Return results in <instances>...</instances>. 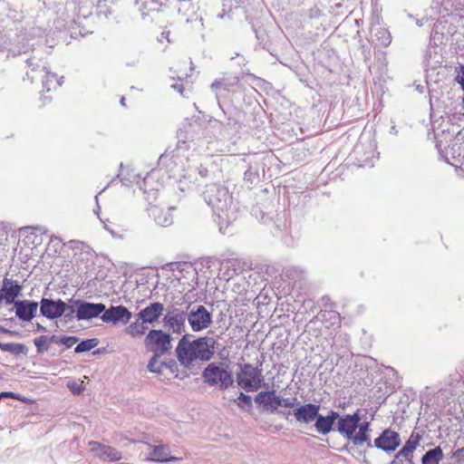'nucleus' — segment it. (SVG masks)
<instances>
[{"label": "nucleus", "mask_w": 464, "mask_h": 464, "mask_svg": "<svg viewBox=\"0 0 464 464\" xmlns=\"http://www.w3.org/2000/svg\"><path fill=\"white\" fill-rule=\"evenodd\" d=\"M206 203L218 218L219 230L223 234L229 232V226L237 219V208L233 204L228 190L220 185H208L203 192Z\"/></svg>", "instance_id": "1"}, {"label": "nucleus", "mask_w": 464, "mask_h": 464, "mask_svg": "<svg viewBox=\"0 0 464 464\" xmlns=\"http://www.w3.org/2000/svg\"><path fill=\"white\" fill-rule=\"evenodd\" d=\"M179 141L175 150L167 151L160 158V164L165 166L171 176L179 179L180 183L188 180L190 183H195L198 180V176L203 177L207 170H198L197 168L186 164L188 161V157L184 155V152L188 149L187 141L182 140L184 138L182 130L178 134Z\"/></svg>", "instance_id": "2"}, {"label": "nucleus", "mask_w": 464, "mask_h": 464, "mask_svg": "<svg viewBox=\"0 0 464 464\" xmlns=\"http://www.w3.org/2000/svg\"><path fill=\"white\" fill-rule=\"evenodd\" d=\"M216 341L209 336L190 341L184 334L176 347V356L181 366L190 369L197 361L208 362L215 353Z\"/></svg>", "instance_id": "3"}, {"label": "nucleus", "mask_w": 464, "mask_h": 464, "mask_svg": "<svg viewBox=\"0 0 464 464\" xmlns=\"http://www.w3.org/2000/svg\"><path fill=\"white\" fill-rule=\"evenodd\" d=\"M27 64L29 67V71L26 72L27 78L32 82L41 80L43 87L46 92H50L52 89L62 84L60 81H57L56 75L50 72L45 61L33 57L28 59Z\"/></svg>", "instance_id": "4"}, {"label": "nucleus", "mask_w": 464, "mask_h": 464, "mask_svg": "<svg viewBox=\"0 0 464 464\" xmlns=\"http://www.w3.org/2000/svg\"><path fill=\"white\" fill-rule=\"evenodd\" d=\"M341 326L340 314L333 310L321 311L314 320L307 324L309 330L319 329L321 334H332Z\"/></svg>", "instance_id": "5"}, {"label": "nucleus", "mask_w": 464, "mask_h": 464, "mask_svg": "<svg viewBox=\"0 0 464 464\" xmlns=\"http://www.w3.org/2000/svg\"><path fill=\"white\" fill-rule=\"evenodd\" d=\"M202 376L208 384L218 385L221 389H227L234 382L231 372L215 362L209 363L205 368Z\"/></svg>", "instance_id": "6"}, {"label": "nucleus", "mask_w": 464, "mask_h": 464, "mask_svg": "<svg viewBox=\"0 0 464 464\" xmlns=\"http://www.w3.org/2000/svg\"><path fill=\"white\" fill-rule=\"evenodd\" d=\"M262 371L251 364L241 366L237 373V384L246 392L257 391L263 382Z\"/></svg>", "instance_id": "7"}, {"label": "nucleus", "mask_w": 464, "mask_h": 464, "mask_svg": "<svg viewBox=\"0 0 464 464\" xmlns=\"http://www.w3.org/2000/svg\"><path fill=\"white\" fill-rule=\"evenodd\" d=\"M144 343L147 349L156 354H164L172 347L170 334L162 330H150Z\"/></svg>", "instance_id": "8"}, {"label": "nucleus", "mask_w": 464, "mask_h": 464, "mask_svg": "<svg viewBox=\"0 0 464 464\" xmlns=\"http://www.w3.org/2000/svg\"><path fill=\"white\" fill-rule=\"evenodd\" d=\"M354 153L360 157L361 166H372V160L376 157V143L372 135L363 132L355 146Z\"/></svg>", "instance_id": "9"}, {"label": "nucleus", "mask_w": 464, "mask_h": 464, "mask_svg": "<svg viewBox=\"0 0 464 464\" xmlns=\"http://www.w3.org/2000/svg\"><path fill=\"white\" fill-rule=\"evenodd\" d=\"M187 320L193 332H201L212 323V314L202 305H195L188 312Z\"/></svg>", "instance_id": "10"}, {"label": "nucleus", "mask_w": 464, "mask_h": 464, "mask_svg": "<svg viewBox=\"0 0 464 464\" xmlns=\"http://www.w3.org/2000/svg\"><path fill=\"white\" fill-rule=\"evenodd\" d=\"M76 305L75 312L78 321L92 320L94 318H101V315L105 312V304L102 303H90L86 301H74Z\"/></svg>", "instance_id": "11"}, {"label": "nucleus", "mask_w": 464, "mask_h": 464, "mask_svg": "<svg viewBox=\"0 0 464 464\" xmlns=\"http://www.w3.org/2000/svg\"><path fill=\"white\" fill-rule=\"evenodd\" d=\"M437 148L449 164L464 171V147L461 142L453 140L442 151L440 150V144H437Z\"/></svg>", "instance_id": "12"}, {"label": "nucleus", "mask_w": 464, "mask_h": 464, "mask_svg": "<svg viewBox=\"0 0 464 464\" xmlns=\"http://www.w3.org/2000/svg\"><path fill=\"white\" fill-rule=\"evenodd\" d=\"M39 308L43 316L53 320L61 317L68 308V305L61 299L42 298Z\"/></svg>", "instance_id": "13"}, {"label": "nucleus", "mask_w": 464, "mask_h": 464, "mask_svg": "<svg viewBox=\"0 0 464 464\" xmlns=\"http://www.w3.org/2000/svg\"><path fill=\"white\" fill-rule=\"evenodd\" d=\"M23 286L13 278L5 277L0 287V295L3 303L6 305L14 304L17 302L15 299L21 295Z\"/></svg>", "instance_id": "14"}, {"label": "nucleus", "mask_w": 464, "mask_h": 464, "mask_svg": "<svg viewBox=\"0 0 464 464\" xmlns=\"http://www.w3.org/2000/svg\"><path fill=\"white\" fill-rule=\"evenodd\" d=\"M187 320L186 313L178 308L168 311L164 315L162 323L166 328L173 334H182L185 332V322Z\"/></svg>", "instance_id": "15"}, {"label": "nucleus", "mask_w": 464, "mask_h": 464, "mask_svg": "<svg viewBox=\"0 0 464 464\" xmlns=\"http://www.w3.org/2000/svg\"><path fill=\"white\" fill-rule=\"evenodd\" d=\"M256 402L271 411H277L280 407H290V400L281 399L275 392L258 393L256 397Z\"/></svg>", "instance_id": "16"}, {"label": "nucleus", "mask_w": 464, "mask_h": 464, "mask_svg": "<svg viewBox=\"0 0 464 464\" xmlns=\"http://www.w3.org/2000/svg\"><path fill=\"white\" fill-rule=\"evenodd\" d=\"M89 448L94 457L99 458L103 461H117L122 458L121 451L98 441H90Z\"/></svg>", "instance_id": "17"}, {"label": "nucleus", "mask_w": 464, "mask_h": 464, "mask_svg": "<svg viewBox=\"0 0 464 464\" xmlns=\"http://www.w3.org/2000/svg\"><path fill=\"white\" fill-rule=\"evenodd\" d=\"M131 316V313L125 306L111 305L108 309L105 307V312L101 315V319L103 323L117 324L118 323L127 324Z\"/></svg>", "instance_id": "18"}, {"label": "nucleus", "mask_w": 464, "mask_h": 464, "mask_svg": "<svg viewBox=\"0 0 464 464\" xmlns=\"http://www.w3.org/2000/svg\"><path fill=\"white\" fill-rule=\"evenodd\" d=\"M401 444L399 433L387 429L374 440V446L383 451L391 452L395 450Z\"/></svg>", "instance_id": "19"}, {"label": "nucleus", "mask_w": 464, "mask_h": 464, "mask_svg": "<svg viewBox=\"0 0 464 464\" xmlns=\"http://www.w3.org/2000/svg\"><path fill=\"white\" fill-rule=\"evenodd\" d=\"M16 317L23 322H30L36 315L39 304L31 300H18L14 304Z\"/></svg>", "instance_id": "20"}, {"label": "nucleus", "mask_w": 464, "mask_h": 464, "mask_svg": "<svg viewBox=\"0 0 464 464\" xmlns=\"http://www.w3.org/2000/svg\"><path fill=\"white\" fill-rule=\"evenodd\" d=\"M360 420L361 418L357 412L353 415L346 414L342 417H338L336 429L342 435L350 440L358 428V422Z\"/></svg>", "instance_id": "21"}, {"label": "nucleus", "mask_w": 464, "mask_h": 464, "mask_svg": "<svg viewBox=\"0 0 464 464\" xmlns=\"http://www.w3.org/2000/svg\"><path fill=\"white\" fill-rule=\"evenodd\" d=\"M163 312H164L163 304L160 303L155 302V303L150 304V305L141 309L138 314V317L140 321H142V323L152 324L160 319V317L161 316Z\"/></svg>", "instance_id": "22"}, {"label": "nucleus", "mask_w": 464, "mask_h": 464, "mask_svg": "<svg viewBox=\"0 0 464 464\" xmlns=\"http://www.w3.org/2000/svg\"><path fill=\"white\" fill-rule=\"evenodd\" d=\"M150 452L149 456L145 458L149 461L166 462V461H177L179 459L177 457L170 456V450L169 446L160 444L158 446H150Z\"/></svg>", "instance_id": "23"}, {"label": "nucleus", "mask_w": 464, "mask_h": 464, "mask_svg": "<svg viewBox=\"0 0 464 464\" xmlns=\"http://www.w3.org/2000/svg\"><path fill=\"white\" fill-rule=\"evenodd\" d=\"M6 37L5 41V47L8 48L13 53H23L26 50L25 44V36L24 34H17L15 33H9L8 34H5L0 37V40H3Z\"/></svg>", "instance_id": "24"}, {"label": "nucleus", "mask_w": 464, "mask_h": 464, "mask_svg": "<svg viewBox=\"0 0 464 464\" xmlns=\"http://www.w3.org/2000/svg\"><path fill=\"white\" fill-rule=\"evenodd\" d=\"M319 411V406L312 403H308L297 408L295 411V417L297 421L302 423H310L315 420Z\"/></svg>", "instance_id": "25"}, {"label": "nucleus", "mask_w": 464, "mask_h": 464, "mask_svg": "<svg viewBox=\"0 0 464 464\" xmlns=\"http://www.w3.org/2000/svg\"><path fill=\"white\" fill-rule=\"evenodd\" d=\"M150 216H151L155 222L161 227H169L173 222L172 209L161 208L158 206H151L149 208Z\"/></svg>", "instance_id": "26"}, {"label": "nucleus", "mask_w": 464, "mask_h": 464, "mask_svg": "<svg viewBox=\"0 0 464 464\" xmlns=\"http://www.w3.org/2000/svg\"><path fill=\"white\" fill-rule=\"evenodd\" d=\"M338 417L339 414L335 411H330L325 417L318 413L314 423L316 430L324 435L328 434L332 430L333 425Z\"/></svg>", "instance_id": "27"}, {"label": "nucleus", "mask_w": 464, "mask_h": 464, "mask_svg": "<svg viewBox=\"0 0 464 464\" xmlns=\"http://www.w3.org/2000/svg\"><path fill=\"white\" fill-rule=\"evenodd\" d=\"M420 437L419 434L412 433L404 446L396 454L397 459L404 458L410 459L412 456L413 451L417 449L420 444Z\"/></svg>", "instance_id": "28"}, {"label": "nucleus", "mask_w": 464, "mask_h": 464, "mask_svg": "<svg viewBox=\"0 0 464 464\" xmlns=\"http://www.w3.org/2000/svg\"><path fill=\"white\" fill-rule=\"evenodd\" d=\"M372 36L377 41L381 46H388L392 42L390 32L380 24L372 25L371 29Z\"/></svg>", "instance_id": "29"}, {"label": "nucleus", "mask_w": 464, "mask_h": 464, "mask_svg": "<svg viewBox=\"0 0 464 464\" xmlns=\"http://www.w3.org/2000/svg\"><path fill=\"white\" fill-rule=\"evenodd\" d=\"M443 457L440 447L428 450L422 457V464H439Z\"/></svg>", "instance_id": "30"}, {"label": "nucleus", "mask_w": 464, "mask_h": 464, "mask_svg": "<svg viewBox=\"0 0 464 464\" xmlns=\"http://www.w3.org/2000/svg\"><path fill=\"white\" fill-rule=\"evenodd\" d=\"M0 349L4 352H8L13 354H27L28 353V347L23 343H0Z\"/></svg>", "instance_id": "31"}, {"label": "nucleus", "mask_w": 464, "mask_h": 464, "mask_svg": "<svg viewBox=\"0 0 464 464\" xmlns=\"http://www.w3.org/2000/svg\"><path fill=\"white\" fill-rule=\"evenodd\" d=\"M162 354H156L151 357L148 363V370L154 373H161L165 368L168 367V363L160 360Z\"/></svg>", "instance_id": "32"}, {"label": "nucleus", "mask_w": 464, "mask_h": 464, "mask_svg": "<svg viewBox=\"0 0 464 464\" xmlns=\"http://www.w3.org/2000/svg\"><path fill=\"white\" fill-rule=\"evenodd\" d=\"M145 323L136 321L131 323L127 328L126 333L131 337H140L143 335L147 330V327L144 325Z\"/></svg>", "instance_id": "33"}, {"label": "nucleus", "mask_w": 464, "mask_h": 464, "mask_svg": "<svg viewBox=\"0 0 464 464\" xmlns=\"http://www.w3.org/2000/svg\"><path fill=\"white\" fill-rule=\"evenodd\" d=\"M312 305L313 303L311 300L297 297V299L295 300V304H292V312L297 310L296 314H303L306 312L307 308L312 307Z\"/></svg>", "instance_id": "34"}, {"label": "nucleus", "mask_w": 464, "mask_h": 464, "mask_svg": "<svg viewBox=\"0 0 464 464\" xmlns=\"http://www.w3.org/2000/svg\"><path fill=\"white\" fill-rule=\"evenodd\" d=\"M34 344L36 347V352L39 354L46 353L50 345L48 343L47 335H40L34 339Z\"/></svg>", "instance_id": "35"}, {"label": "nucleus", "mask_w": 464, "mask_h": 464, "mask_svg": "<svg viewBox=\"0 0 464 464\" xmlns=\"http://www.w3.org/2000/svg\"><path fill=\"white\" fill-rule=\"evenodd\" d=\"M234 84L235 82H227L225 80H217L211 84V90L218 96L222 91H227L228 88Z\"/></svg>", "instance_id": "36"}, {"label": "nucleus", "mask_w": 464, "mask_h": 464, "mask_svg": "<svg viewBox=\"0 0 464 464\" xmlns=\"http://www.w3.org/2000/svg\"><path fill=\"white\" fill-rule=\"evenodd\" d=\"M97 345V341L95 339H88L82 341L74 349L76 353H81L83 352L91 351Z\"/></svg>", "instance_id": "37"}, {"label": "nucleus", "mask_w": 464, "mask_h": 464, "mask_svg": "<svg viewBox=\"0 0 464 464\" xmlns=\"http://www.w3.org/2000/svg\"><path fill=\"white\" fill-rule=\"evenodd\" d=\"M350 440H352L355 445H362L365 441L368 440L367 432H354Z\"/></svg>", "instance_id": "38"}, {"label": "nucleus", "mask_w": 464, "mask_h": 464, "mask_svg": "<svg viewBox=\"0 0 464 464\" xmlns=\"http://www.w3.org/2000/svg\"><path fill=\"white\" fill-rule=\"evenodd\" d=\"M78 342V338L75 336H61L60 343H63L66 348H71Z\"/></svg>", "instance_id": "39"}, {"label": "nucleus", "mask_w": 464, "mask_h": 464, "mask_svg": "<svg viewBox=\"0 0 464 464\" xmlns=\"http://www.w3.org/2000/svg\"><path fill=\"white\" fill-rule=\"evenodd\" d=\"M83 382H81V384H78L74 382H69L68 387L74 394H80L83 391Z\"/></svg>", "instance_id": "40"}, {"label": "nucleus", "mask_w": 464, "mask_h": 464, "mask_svg": "<svg viewBox=\"0 0 464 464\" xmlns=\"http://www.w3.org/2000/svg\"><path fill=\"white\" fill-rule=\"evenodd\" d=\"M237 403L239 406L242 403H246V404L249 405L251 403V399L249 396L244 394L243 392H240L239 396L237 397Z\"/></svg>", "instance_id": "41"}, {"label": "nucleus", "mask_w": 464, "mask_h": 464, "mask_svg": "<svg viewBox=\"0 0 464 464\" xmlns=\"http://www.w3.org/2000/svg\"><path fill=\"white\" fill-rule=\"evenodd\" d=\"M456 80L461 85V88L464 91V66H461V70L458 73Z\"/></svg>", "instance_id": "42"}, {"label": "nucleus", "mask_w": 464, "mask_h": 464, "mask_svg": "<svg viewBox=\"0 0 464 464\" xmlns=\"http://www.w3.org/2000/svg\"><path fill=\"white\" fill-rule=\"evenodd\" d=\"M70 243L73 249H82L84 247L83 243L80 241H71Z\"/></svg>", "instance_id": "43"}, {"label": "nucleus", "mask_w": 464, "mask_h": 464, "mask_svg": "<svg viewBox=\"0 0 464 464\" xmlns=\"http://www.w3.org/2000/svg\"><path fill=\"white\" fill-rule=\"evenodd\" d=\"M60 338L56 335L47 336L48 343L51 345V343H60Z\"/></svg>", "instance_id": "44"}, {"label": "nucleus", "mask_w": 464, "mask_h": 464, "mask_svg": "<svg viewBox=\"0 0 464 464\" xmlns=\"http://www.w3.org/2000/svg\"><path fill=\"white\" fill-rule=\"evenodd\" d=\"M2 398H16V395L14 392H0V399Z\"/></svg>", "instance_id": "45"}, {"label": "nucleus", "mask_w": 464, "mask_h": 464, "mask_svg": "<svg viewBox=\"0 0 464 464\" xmlns=\"http://www.w3.org/2000/svg\"><path fill=\"white\" fill-rule=\"evenodd\" d=\"M358 429L360 432L363 431V432H367L368 431V429H369V423L367 422H364V423H362V424H359L358 423Z\"/></svg>", "instance_id": "46"}, {"label": "nucleus", "mask_w": 464, "mask_h": 464, "mask_svg": "<svg viewBox=\"0 0 464 464\" xmlns=\"http://www.w3.org/2000/svg\"><path fill=\"white\" fill-rule=\"evenodd\" d=\"M153 178H154V172H152V173L149 174L147 177H145L144 179H143L144 185L146 186L147 183H149V181L150 179H153Z\"/></svg>", "instance_id": "47"}, {"label": "nucleus", "mask_w": 464, "mask_h": 464, "mask_svg": "<svg viewBox=\"0 0 464 464\" xmlns=\"http://www.w3.org/2000/svg\"><path fill=\"white\" fill-rule=\"evenodd\" d=\"M172 87L177 90L181 95L183 94V88L180 84H173Z\"/></svg>", "instance_id": "48"}, {"label": "nucleus", "mask_w": 464, "mask_h": 464, "mask_svg": "<svg viewBox=\"0 0 464 464\" xmlns=\"http://www.w3.org/2000/svg\"><path fill=\"white\" fill-rule=\"evenodd\" d=\"M169 32H163L160 35V41L161 42L163 39H166L169 42Z\"/></svg>", "instance_id": "49"}, {"label": "nucleus", "mask_w": 464, "mask_h": 464, "mask_svg": "<svg viewBox=\"0 0 464 464\" xmlns=\"http://www.w3.org/2000/svg\"><path fill=\"white\" fill-rule=\"evenodd\" d=\"M36 330L38 332H46V327H44V325L40 324H36Z\"/></svg>", "instance_id": "50"}, {"label": "nucleus", "mask_w": 464, "mask_h": 464, "mask_svg": "<svg viewBox=\"0 0 464 464\" xmlns=\"http://www.w3.org/2000/svg\"><path fill=\"white\" fill-rule=\"evenodd\" d=\"M294 273H295V275L303 274V270L298 269V268H294V269H292V275H293Z\"/></svg>", "instance_id": "51"}, {"label": "nucleus", "mask_w": 464, "mask_h": 464, "mask_svg": "<svg viewBox=\"0 0 464 464\" xmlns=\"http://www.w3.org/2000/svg\"><path fill=\"white\" fill-rule=\"evenodd\" d=\"M121 182L124 184V185H129V183L130 182L128 179L126 178H121Z\"/></svg>", "instance_id": "52"}, {"label": "nucleus", "mask_w": 464, "mask_h": 464, "mask_svg": "<svg viewBox=\"0 0 464 464\" xmlns=\"http://www.w3.org/2000/svg\"><path fill=\"white\" fill-rule=\"evenodd\" d=\"M104 228L109 232L111 233V235H113V231L107 226V225H104Z\"/></svg>", "instance_id": "53"}, {"label": "nucleus", "mask_w": 464, "mask_h": 464, "mask_svg": "<svg viewBox=\"0 0 464 464\" xmlns=\"http://www.w3.org/2000/svg\"><path fill=\"white\" fill-rule=\"evenodd\" d=\"M1 331L4 333H7V334H14V332L7 330V329H4V328H2Z\"/></svg>", "instance_id": "54"}, {"label": "nucleus", "mask_w": 464, "mask_h": 464, "mask_svg": "<svg viewBox=\"0 0 464 464\" xmlns=\"http://www.w3.org/2000/svg\"><path fill=\"white\" fill-rule=\"evenodd\" d=\"M138 61H139V60L137 59V60H135V61H133V62H131V63H129V62H128V63H127V64H128V65H134L136 63H138Z\"/></svg>", "instance_id": "55"}, {"label": "nucleus", "mask_w": 464, "mask_h": 464, "mask_svg": "<svg viewBox=\"0 0 464 464\" xmlns=\"http://www.w3.org/2000/svg\"><path fill=\"white\" fill-rule=\"evenodd\" d=\"M121 104L125 106V98L124 97L121 98Z\"/></svg>", "instance_id": "56"}, {"label": "nucleus", "mask_w": 464, "mask_h": 464, "mask_svg": "<svg viewBox=\"0 0 464 464\" xmlns=\"http://www.w3.org/2000/svg\"><path fill=\"white\" fill-rule=\"evenodd\" d=\"M99 210H100V207H99V206H97V209H95V210H94V213H95L96 215H99Z\"/></svg>", "instance_id": "57"}, {"label": "nucleus", "mask_w": 464, "mask_h": 464, "mask_svg": "<svg viewBox=\"0 0 464 464\" xmlns=\"http://www.w3.org/2000/svg\"><path fill=\"white\" fill-rule=\"evenodd\" d=\"M95 200L98 203V196L95 197Z\"/></svg>", "instance_id": "58"}]
</instances>
